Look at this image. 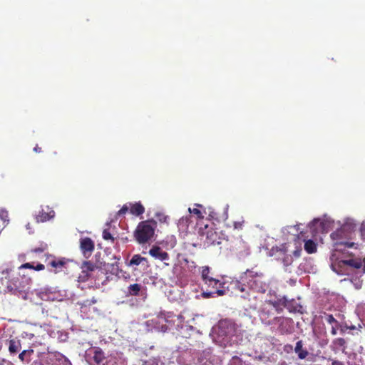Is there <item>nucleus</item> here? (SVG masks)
Listing matches in <instances>:
<instances>
[{
	"label": "nucleus",
	"mask_w": 365,
	"mask_h": 365,
	"mask_svg": "<svg viewBox=\"0 0 365 365\" xmlns=\"http://www.w3.org/2000/svg\"><path fill=\"white\" fill-rule=\"evenodd\" d=\"M34 354L32 349L24 350L19 354V359L21 362L29 364L31 361V357Z\"/></svg>",
	"instance_id": "nucleus-19"
},
{
	"label": "nucleus",
	"mask_w": 365,
	"mask_h": 365,
	"mask_svg": "<svg viewBox=\"0 0 365 365\" xmlns=\"http://www.w3.org/2000/svg\"><path fill=\"white\" fill-rule=\"evenodd\" d=\"M79 247L83 257L88 259L95 249L94 241L88 237H81L79 242Z\"/></svg>",
	"instance_id": "nucleus-6"
},
{
	"label": "nucleus",
	"mask_w": 365,
	"mask_h": 365,
	"mask_svg": "<svg viewBox=\"0 0 365 365\" xmlns=\"http://www.w3.org/2000/svg\"><path fill=\"white\" fill-rule=\"evenodd\" d=\"M31 365H49V364H45L41 360H36L34 361Z\"/></svg>",
	"instance_id": "nucleus-37"
},
{
	"label": "nucleus",
	"mask_w": 365,
	"mask_h": 365,
	"mask_svg": "<svg viewBox=\"0 0 365 365\" xmlns=\"http://www.w3.org/2000/svg\"><path fill=\"white\" fill-rule=\"evenodd\" d=\"M196 205H197V207H202V205H198V204H197Z\"/></svg>",
	"instance_id": "nucleus-48"
},
{
	"label": "nucleus",
	"mask_w": 365,
	"mask_h": 365,
	"mask_svg": "<svg viewBox=\"0 0 365 365\" xmlns=\"http://www.w3.org/2000/svg\"><path fill=\"white\" fill-rule=\"evenodd\" d=\"M6 362V361L5 359H0V365H5ZM8 365H12V364L11 362H9Z\"/></svg>",
	"instance_id": "nucleus-42"
},
{
	"label": "nucleus",
	"mask_w": 365,
	"mask_h": 365,
	"mask_svg": "<svg viewBox=\"0 0 365 365\" xmlns=\"http://www.w3.org/2000/svg\"><path fill=\"white\" fill-rule=\"evenodd\" d=\"M96 302H97V300H96L94 297H93V298L91 299V300L88 302V304H95V303H96Z\"/></svg>",
	"instance_id": "nucleus-44"
},
{
	"label": "nucleus",
	"mask_w": 365,
	"mask_h": 365,
	"mask_svg": "<svg viewBox=\"0 0 365 365\" xmlns=\"http://www.w3.org/2000/svg\"><path fill=\"white\" fill-rule=\"evenodd\" d=\"M65 264L66 261L64 259H57L53 257H52V259L48 262L47 266L53 268V270L52 271L54 273H58L62 271L63 268L65 267Z\"/></svg>",
	"instance_id": "nucleus-14"
},
{
	"label": "nucleus",
	"mask_w": 365,
	"mask_h": 365,
	"mask_svg": "<svg viewBox=\"0 0 365 365\" xmlns=\"http://www.w3.org/2000/svg\"><path fill=\"white\" fill-rule=\"evenodd\" d=\"M26 227L27 230H31V225H30V223H28L26 225Z\"/></svg>",
	"instance_id": "nucleus-45"
},
{
	"label": "nucleus",
	"mask_w": 365,
	"mask_h": 365,
	"mask_svg": "<svg viewBox=\"0 0 365 365\" xmlns=\"http://www.w3.org/2000/svg\"><path fill=\"white\" fill-rule=\"evenodd\" d=\"M83 267L88 271H94L96 269L99 267L96 264H93L90 261L84 262L83 264Z\"/></svg>",
	"instance_id": "nucleus-27"
},
{
	"label": "nucleus",
	"mask_w": 365,
	"mask_h": 365,
	"mask_svg": "<svg viewBox=\"0 0 365 365\" xmlns=\"http://www.w3.org/2000/svg\"><path fill=\"white\" fill-rule=\"evenodd\" d=\"M219 334L221 336H230L235 331V324L230 320L225 319L219 322Z\"/></svg>",
	"instance_id": "nucleus-9"
},
{
	"label": "nucleus",
	"mask_w": 365,
	"mask_h": 365,
	"mask_svg": "<svg viewBox=\"0 0 365 365\" xmlns=\"http://www.w3.org/2000/svg\"><path fill=\"white\" fill-rule=\"evenodd\" d=\"M274 307H277L279 305L283 306L285 307L289 312H296L299 309L298 308H302V306L297 303L294 299L288 300L286 297H283L281 299H279L277 301L272 303Z\"/></svg>",
	"instance_id": "nucleus-8"
},
{
	"label": "nucleus",
	"mask_w": 365,
	"mask_h": 365,
	"mask_svg": "<svg viewBox=\"0 0 365 365\" xmlns=\"http://www.w3.org/2000/svg\"><path fill=\"white\" fill-rule=\"evenodd\" d=\"M292 346L290 344L285 345L284 347V350L287 352H289L290 351L292 350Z\"/></svg>",
	"instance_id": "nucleus-38"
},
{
	"label": "nucleus",
	"mask_w": 365,
	"mask_h": 365,
	"mask_svg": "<svg viewBox=\"0 0 365 365\" xmlns=\"http://www.w3.org/2000/svg\"><path fill=\"white\" fill-rule=\"evenodd\" d=\"M55 359L56 361H62V364H66V365H71V363L70 361L68 360V359L63 356V354H60V353H55L53 354Z\"/></svg>",
	"instance_id": "nucleus-25"
},
{
	"label": "nucleus",
	"mask_w": 365,
	"mask_h": 365,
	"mask_svg": "<svg viewBox=\"0 0 365 365\" xmlns=\"http://www.w3.org/2000/svg\"><path fill=\"white\" fill-rule=\"evenodd\" d=\"M294 351L297 354L299 359H304L309 354L307 350L303 349L302 341H298L296 344Z\"/></svg>",
	"instance_id": "nucleus-18"
},
{
	"label": "nucleus",
	"mask_w": 365,
	"mask_h": 365,
	"mask_svg": "<svg viewBox=\"0 0 365 365\" xmlns=\"http://www.w3.org/2000/svg\"><path fill=\"white\" fill-rule=\"evenodd\" d=\"M9 351L11 355H15L19 353L21 349V341L17 339H11L7 341Z\"/></svg>",
	"instance_id": "nucleus-13"
},
{
	"label": "nucleus",
	"mask_w": 365,
	"mask_h": 365,
	"mask_svg": "<svg viewBox=\"0 0 365 365\" xmlns=\"http://www.w3.org/2000/svg\"><path fill=\"white\" fill-rule=\"evenodd\" d=\"M189 212L190 213H192V214L197 215V218H199V219L204 218V215H202V212H201L200 210H199L197 208H193V209L189 208Z\"/></svg>",
	"instance_id": "nucleus-31"
},
{
	"label": "nucleus",
	"mask_w": 365,
	"mask_h": 365,
	"mask_svg": "<svg viewBox=\"0 0 365 365\" xmlns=\"http://www.w3.org/2000/svg\"><path fill=\"white\" fill-rule=\"evenodd\" d=\"M200 274L204 284L207 287V292L202 293L204 297H213L214 294H217V296L225 294V290L224 289L225 283L214 277V274L212 272L210 267H202Z\"/></svg>",
	"instance_id": "nucleus-2"
},
{
	"label": "nucleus",
	"mask_w": 365,
	"mask_h": 365,
	"mask_svg": "<svg viewBox=\"0 0 365 365\" xmlns=\"http://www.w3.org/2000/svg\"><path fill=\"white\" fill-rule=\"evenodd\" d=\"M169 238L170 240V247H174L176 245V239L174 236H171Z\"/></svg>",
	"instance_id": "nucleus-34"
},
{
	"label": "nucleus",
	"mask_w": 365,
	"mask_h": 365,
	"mask_svg": "<svg viewBox=\"0 0 365 365\" xmlns=\"http://www.w3.org/2000/svg\"><path fill=\"white\" fill-rule=\"evenodd\" d=\"M103 238L106 240H111L114 241V238L108 229H105L103 232Z\"/></svg>",
	"instance_id": "nucleus-32"
},
{
	"label": "nucleus",
	"mask_w": 365,
	"mask_h": 365,
	"mask_svg": "<svg viewBox=\"0 0 365 365\" xmlns=\"http://www.w3.org/2000/svg\"><path fill=\"white\" fill-rule=\"evenodd\" d=\"M8 217V212L5 210H0V218L5 222L9 220Z\"/></svg>",
	"instance_id": "nucleus-33"
},
{
	"label": "nucleus",
	"mask_w": 365,
	"mask_h": 365,
	"mask_svg": "<svg viewBox=\"0 0 365 365\" xmlns=\"http://www.w3.org/2000/svg\"><path fill=\"white\" fill-rule=\"evenodd\" d=\"M149 254L155 259L160 261L169 259V255L164 252L160 247L154 245L149 250Z\"/></svg>",
	"instance_id": "nucleus-12"
},
{
	"label": "nucleus",
	"mask_w": 365,
	"mask_h": 365,
	"mask_svg": "<svg viewBox=\"0 0 365 365\" xmlns=\"http://www.w3.org/2000/svg\"><path fill=\"white\" fill-rule=\"evenodd\" d=\"M55 217L54 210L46 206L45 208H42L38 215L35 216L36 222H45L53 219Z\"/></svg>",
	"instance_id": "nucleus-10"
},
{
	"label": "nucleus",
	"mask_w": 365,
	"mask_h": 365,
	"mask_svg": "<svg viewBox=\"0 0 365 365\" xmlns=\"http://www.w3.org/2000/svg\"><path fill=\"white\" fill-rule=\"evenodd\" d=\"M331 268L339 275L350 276L354 274V269L362 268V273H365V264L361 259H350L339 260L331 264Z\"/></svg>",
	"instance_id": "nucleus-3"
},
{
	"label": "nucleus",
	"mask_w": 365,
	"mask_h": 365,
	"mask_svg": "<svg viewBox=\"0 0 365 365\" xmlns=\"http://www.w3.org/2000/svg\"><path fill=\"white\" fill-rule=\"evenodd\" d=\"M86 359L91 365H99L105 359V356L100 349H91L86 353Z\"/></svg>",
	"instance_id": "nucleus-7"
},
{
	"label": "nucleus",
	"mask_w": 365,
	"mask_h": 365,
	"mask_svg": "<svg viewBox=\"0 0 365 365\" xmlns=\"http://www.w3.org/2000/svg\"><path fill=\"white\" fill-rule=\"evenodd\" d=\"M34 151L35 153H39L41 152V148H40L38 145H36L34 148Z\"/></svg>",
	"instance_id": "nucleus-40"
},
{
	"label": "nucleus",
	"mask_w": 365,
	"mask_h": 365,
	"mask_svg": "<svg viewBox=\"0 0 365 365\" xmlns=\"http://www.w3.org/2000/svg\"><path fill=\"white\" fill-rule=\"evenodd\" d=\"M19 269H32L36 271H41L45 269V266L43 264L38 263L37 265L34 266L29 262L24 263L21 264L19 267Z\"/></svg>",
	"instance_id": "nucleus-22"
},
{
	"label": "nucleus",
	"mask_w": 365,
	"mask_h": 365,
	"mask_svg": "<svg viewBox=\"0 0 365 365\" xmlns=\"http://www.w3.org/2000/svg\"><path fill=\"white\" fill-rule=\"evenodd\" d=\"M168 317H170V316H168V317H165V319L167 322H170V320L168 319Z\"/></svg>",
	"instance_id": "nucleus-47"
},
{
	"label": "nucleus",
	"mask_w": 365,
	"mask_h": 365,
	"mask_svg": "<svg viewBox=\"0 0 365 365\" xmlns=\"http://www.w3.org/2000/svg\"><path fill=\"white\" fill-rule=\"evenodd\" d=\"M46 247H39V248H35L33 250L34 252L38 253V252H43L44 251Z\"/></svg>",
	"instance_id": "nucleus-39"
},
{
	"label": "nucleus",
	"mask_w": 365,
	"mask_h": 365,
	"mask_svg": "<svg viewBox=\"0 0 365 365\" xmlns=\"http://www.w3.org/2000/svg\"><path fill=\"white\" fill-rule=\"evenodd\" d=\"M235 250L237 254L242 256L247 255L250 254V248L247 244L241 239L237 240L235 245Z\"/></svg>",
	"instance_id": "nucleus-16"
},
{
	"label": "nucleus",
	"mask_w": 365,
	"mask_h": 365,
	"mask_svg": "<svg viewBox=\"0 0 365 365\" xmlns=\"http://www.w3.org/2000/svg\"><path fill=\"white\" fill-rule=\"evenodd\" d=\"M155 217L160 222H167L168 217L162 212H157L155 214Z\"/></svg>",
	"instance_id": "nucleus-30"
},
{
	"label": "nucleus",
	"mask_w": 365,
	"mask_h": 365,
	"mask_svg": "<svg viewBox=\"0 0 365 365\" xmlns=\"http://www.w3.org/2000/svg\"><path fill=\"white\" fill-rule=\"evenodd\" d=\"M356 227L354 224L346 222L343 225L339 230L331 233V237L333 240H336L338 237H342L343 236L346 237L348 235H344V232H348L349 233H351L354 231Z\"/></svg>",
	"instance_id": "nucleus-11"
},
{
	"label": "nucleus",
	"mask_w": 365,
	"mask_h": 365,
	"mask_svg": "<svg viewBox=\"0 0 365 365\" xmlns=\"http://www.w3.org/2000/svg\"><path fill=\"white\" fill-rule=\"evenodd\" d=\"M339 244L344 245L346 247H347L349 248L353 247L355 245V243H354V242H340Z\"/></svg>",
	"instance_id": "nucleus-36"
},
{
	"label": "nucleus",
	"mask_w": 365,
	"mask_h": 365,
	"mask_svg": "<svg viewBox=\"0 0 365 365\" xmlns=\"http://www.w3.org/2000/svg\"><path fill=\"white\" fill-rule=\"evenodd\" d=\"M143 262L148 263V260L145 257H143L140 256V255H134L132 257L131 259L130 260L128 265L129 266H133V265L137 266V265L140 264Z\"/></svg>",
	"instance_id": "nucleus-21"
},
{
	"label": "nucleus",
	"mask_w": 365,
	"mask_h": 365,
	"mask_svg": "<svg viewBox=\"0 0 365 365\" xmlns=\"http://www.w3.org/2000/svg\"><path fill=\"white\" fill-rule=\"evenodd\" d=\"M141 289V285L139 284H133L128 287V293L132 296H138Z\"/></svg>",
	"instance_id": "nucleus-23"
},
{
	"label": "nucleus",
	"mask_w": 365,
	"mask_h": 365,
	"mask_svg": "<svg viewBox=\"0 0 365 365\" xmlns=\"http://www.w3.org/2000/svg\"><path fill=\"white\" fill-rule=\"evenodd\" d=\"M199 235L201 241L203 242L204 246L205 247L221 243L220 237L212 226H209L206 224L204 227H200L199 228Z\"/></svg>",
	"instance_id": "nucleus-5"
},
{
	"label": "nucleus",
	"mask_w": 365,
	"mask_h": 365,
	"mask_svg": "<svg viewBox=\"0 0 365 365\" xmlns=\"http://www.w3.org/2000/svg\"><path fill=\"white\" fill-rule=\"evenodd\" d=\"M145 212V207L140 202H135V203H130V214L139 216L142 214H143Z\"/></svg>",
	"instance_id": "nucleus-17"
},
{
	"label": "nucleus",
	"mask_w": 365,
	"mask_h": 365,
	"mask_svg": "<svg viewBox=\"0 0 365 365\" xmlns=\"http://www.w3.org/2000/svg\"><path fill=\"white\" fill-rule=\"evenodd\" d=\"M114 259H115L114 262L107 264L105 263L103 266L104 269L106 271V273H110L112 275L117 276L120 272V268L118 264V260L120 259V258H117L115 257Z\"/></svg>",
	"instance_id": "nucleus-15"
},
{
	"label": "nucleus",
	"mask_w": 365,
	"mask_h": 365,
	"mask_svg": "<svg viewBox=\"0 0 365 365\" xmlns=\"http://www.w3.org/2000/svg\"><path fill=\"white\" fill-rule=\"evenodd\" d=\"M325 320L329 324H335L336 327L339 324L338 321L333 317L332 314L324 313Z\"/></svg>",
	"instance_id": "nucleus-28"
},
{
	"label": "nucleus",
	"mask_w": 365,
	"mask_h": 365,
	"mask_svg": "<svg viewBox=\"0 0 365 365\" xmlns=\"http://www.w3.org/2000/svg\"><path fill=\"white\" fill-rule=\"evenodd\" d=\"M331 334L332 335H336V327H332L331 330Z\"/></svg>",
	"instance_id": "nucleus-43"
},
{
	"label": "nucleus",
	"mask_w": 365,
	"mask_h": 365,
	"mask_svg": "<svg viewBox=\"0 0 365 365\" xmlns=\"http://www.w3.org/2000/svg\"><path fill=\"white\" fill-rule=\"evenodd\" d=\"M234 226L237 229H241L242 227V224L241 222H235Z\"/></svg>",
	"instance_id": "nucleus-41"
},
{
	"label": "nucleus",
	"mask_w": 365,
	"mask_h": 365,
	"mask_svg": "<svg viewBox=\"0 0 365 365\" xmlns=\"http://www.w3.org/2000/svg\"><path fill=\"white\" fill-rule=\"evenodd\" d=\"M233 289L240 297L250 299L254 293L264 294L269 288V284L262 272L247 269L239 279L233 282Z\"/></svg>",
	"instance_id": "nucleus-1"
},
{
	"label": "nucleus",
	"mask_w": 365,
	"mask_h": 365,
	"mask_svg": "<svg viewBox=\"0 0 365 365\" xmlns=\"http://www.w3.org/2000/svg\"><path fill=\"white\" fill-rule=\"evenodd\" d=\"M128 210H130V204L123 205L120 210H118V212H117L116 217H120L121 215L126 214L128 212Z\"/></svg>",
	"instance_id": "nucleus-29"
},
{
	"label": "nucleus",
	"mask_w": 365,
	"mask_h": 365,
	"mask_svg": "<svg viewBox=\"0 0 365 365\" xmlns=\"http://www.w3.org/2000/svg\"><path fill=\"white\" fill-rule=\"evenodd\" d=\"M331 365H344V362L336 360V359H332L331 360Z\"/></svg>",
	"instance_id": "nucleus-35"
},
{
	"label": "nucleus",
	"mask_w": 365,
	"mask_h": 365,
	"mask_svg": "<svg viewBox=\"0 0 365 365\" xmlns=\"http://www.w3.org/2000/svg\"><path fill=\"white\" fill-rule=\"evenodd\" d=\"M304 250L308 254H312L317 252V245L312 240H304Z\"/></svg>",
	"instance_id": "nucleus-20"
},
{
	"label": "nucleus",
	"mask_w": 365,
	"mask_h": 365,
	"mask_svg": "<svg viewBox=\"0 0 365 365\" xmlns=\"http://www.w3.org/2000/svg\"><path fill=\"white\" fill-rule=\"evenodd\" d=\"M332 343L336 348H345L346 346V340L344 338H336Z\"/></svg>",
	"instance_id": "nucleus-26"
},
{
	"label": "nucleus",
	"mask_w": 365,
	"mask_h": 365,
	"mask_svg": "<svg viewBox=\"0 0 365 365\" xmlns=\"http://www.w3.org/2000/svg\"><path fill=\"white\" fill-rule=\"evenodd\" d=\"M156 224L153 220L139 222L134 232L135 240L140 245L148 242L153 237Z\"/></svg>",
	"instance_id": "nucleus-4"
},
{
	"label": "nucleus",
	"mask_w": 365,
	"mask_h": 365,
	"mask_svg": "<svg viewBox=\"0 0 365 365\" xmlns=\"http://www.w3.org/2000/svg\"><path fill=\"white\" fill-rule=\"evenodd\" d=\"M34 292L42 300H46L48 297V294L46 289H35Z\"/></svg>",
	"instance_id": "nucleus-24"
},
{
	"label": "nucleus",
	"mask_w": 365,
	"mask_h": 365,
	"mask_svg": "<svg viewBox=\"0 0 365 365\" xmlns=\"http://www.w3.org/2000/svg\"><path fill=\"white\" fill-rule=\"evenodd\" d=\"M319 222V220L314 219V220L312 221V223H313V224H315V223Z\"/></svg>",
	"instance_id": "nucleus-46"
}]
</instances>
